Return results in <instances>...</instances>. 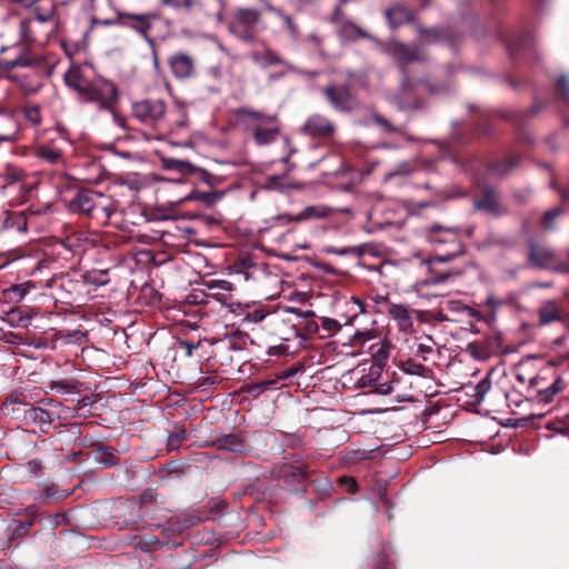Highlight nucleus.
<instances>
[{"mask_svg": "<svg viewBox=\"0 0 569 569\" xmlns=\"http://www.w3.org/2000/svg\"><path fill=\"white\" fill-rule=\"evenodd\" d=\"M64 82L79 94L81 101L93 103L99 110L110 111L113 121L122 129H127L126 119L114 111L118 91L111 81L103 79L90 81L79 67L73 66L66 72Z\"/></svg>", "mask_w": 569, "mask_h": 569, "instance_id": "obj_1", "label": "nucleus"}, {"mask_svg": "<svg viewBox=\"0 0 569 569\" xmlns=\"http://www.w3.org/2000/svg\"><path fill=\"white\" fill-rule=\"evenodd\" d=\"M427 238L433 246L435 254L430 260H421V263L426 264L430 272V278L426 280V283H442L449 278L460 274L459 270L436 271L432 267L435 262H448L462 253L463 247L459 241L457 231L453 229H443L440 226H432L428 230Z\"/></svg>", "mask_w": 569, "mask_h": 569, "instance_id": "obj_2", "label": "nucleus"}, {"mask_svg": "<svg viewBox=\"0 0 569 569\" xmlns=\"http://www.w3.org/2000/svg\"><path fill=\"white\" fill-rule=\"evenodd\" d=\"M116 201L109 194L92 189H80L70 201V209L106 224L116 211Z\"/></svg>", "mask_w": 569, "mask_h": 569, "instance_id": "obj_3", "label": "nucleus"}, {"mask_svg": "<svg viewBox=\"0 0 569 569\" xmlns=\"http://www.w3.org/2000/svg\"><path fill=\"white\" fill-rule=\"evenodd\" d=\"M236 114L244 122L258 146L272 143L280 133L277 117L273 114H266L249 108H240Z\"/></svg>", "mask_w": 569, "mask_h": 569, "instance_id": "obj_4", "label": "nucleus"}, {"mask_svg": "<svg viewBox=\"0 0 569 569\" xmlns=\"http://www.w3.org/2000/svg\"><path fill=\"white\" fill-rule=\"evenodd\" d=\"M264 30L261 12L252 8H236L229 21V31L243 42H253Z\"/></svg>", "mask_w": 569, "mask_h": 569, "instance_id": "obj_5", "label": "nucleus"}, {"mask_svg": "<svg viewBox=\"0 0 569 569\" xmlns=\"http://www.w3.org/2000/svg\"><path fill=\"white\" fill-rule=\"evenodd\" d=\"M133 116L144 124L158 127L162 123L166 104L162 100L146 99L132 104Z\"/></svg>", "mask_w": 569, "mask_h": 569, "instance_id": "obj_6", "label": "nucleus"}, {"mask_svg": "<svg viewBox=\"0 0 569 569\" xmlns=\"http://www.w3.org/2000/svg\"><path fill=\"white\" fill-rule=\"evenodd\" d=\"M10 3L21 7L22 9L32 10L34 19L40 23L54 21L58 27L59 21L56 19L57 6L52 0H9Z\"/></svg>", "mask_w": 569, "mask_h": 569, "instance_id": "obj_7", "label": "nucleus"}, {"mask_svg": "<svg viewBox=\"0 0 569 569\" xmlns=\"http://www.w3.org/2000/svg\"><path fill=\"white\" fill-rule=\"evenodd\" d=\"M302 132L313 139H329L336 132V126L327 117L315 113L307 118Z\"/></svg>", "mask_w": 569, "mask_h": 569, "instance_id": "obj_8", "label": "nucleus"}, {"mask_svg": "<svg viewBox=\"0 0 569 569\" xmlns=\"http://www.w3.org/2000/svg\"><path fill=\"white\" fill-rule=\"evenodd\" d=\"M528 261L536 268L551 271H553V267L559 263L552 249L532 240L528 243Z\"/></svg>", "mask_w": 569, "mask_h": 569, "instance_id": "obj_9", "label": "nucleus"}, {"mask_svg": "<svg viewBox=\"0 0 569 569\" xmlns=\"http://www.w3.org/2000/svg\"><path fill=\"white\" fill-rule=\"evenodd\" d=\"M322 92L331 104L339 112H350L352 109V94L347 84H330L322 89Z\"/></svg>", "mask_w": 569, "mask_h": 569, "instance_id": "obj_10", "label": "nucleus"}, {"mask_svg": "<svg viewBox=\"0 0 569 569\" xmlns=\"http://www.w3.org/2000/svg\"><path fill=\"white\" fill-rule=\"evenodd\" d=\"M19 130V120L14 109L7 104L0 103V141H17Z\"/></svg>", "mask_w": 569, "mask_h": 569, "instance_id": "obj_11", "label": "nucleus"}, {"mask_svg": "<svg viewBox=\"0 0 569 569\" xmlns=\"http://www.w3.org/2000/svg\"><path fill=\"white\" fill-rule=\"evenodd\" d=\"M329 212L330 210L323 206H309L298 214L281 213L276 216L273 218V226H287L289 223H299L311 219L325 218Z\"/></svg>", "mask_w": 569, "mask_h": 569, "instance_id": "obj_12", "label": "nucleus"}, {"mask_svg": "<svg viewBox=\"0 0 569 569\" xmlns=\"http://www.w3.org/2000/svg\"><path fill=\"white\" fill-rule=\"evenodd\" d=\"M158 18L159 16L154 12H148L142 14L126 12L120 14L121 20H129V22H123V24L136 30L150 44H153V40L149 37L148 33L152 28V20H156Z\"/></svg>", "mask_w": 569, "mask_h": 569, "instance_id": "obj_13", "label": "nucleus"}, {"mask_svg": "<svg viewBox=\"0 0 569 569\" xmlns=\"http://www.w3.org/2000/svg\"><path fill=\"white\" fill-rule=\"evenodd\" d=\"M387 52L402 66L425 59V53L419 47H410L399 41H391Z\"/></svg>", "mask_w": 569, "mask_h": 569, "instance_id": "obj_14", "label": "nucleus"}, {"mask_svg": "<svg viewBox=\"0 0 569 569\" xmlns=\"http://www.w3.org/2000/svg\"><path fill=\"white\" fill-rule=\"evenodd\" d=\"M168 64L177 79H189L196 72V64L192 57L183 52H176L169 57Z\"/></svg>", "mask_w": 569, "mask_h": 569, "instance_id": "obj_15", "label": "nucleus"}, {"mask_svg": "<svg viewBox=\"0 0 569 569\" xmlns=\"http://www.w3.org/2000/svg\"><path fill=\"white\" fill-rule=\"evenodd\" d=\"M565 319L566 311L557 300L545 301L538 309V322L540 326L563 321Z\"/></svg>", "mask_w": 569, "mask_h": 569, "instance_id": "obj_16", "label": "nucleus"}, {"mask_svg": "<svg viewBox=\"0 0 569 569\" xmlns=\"http://www.w3.org/2000/svg\"><path fill=\"white\" fill-rule=\"evenodd\" d=\"M475 207L493 214H499L502 211L499 196L493 189H485L481 197L475 201Z\"/></svg>", "mask_w": 569, "mask_h": 569, "instance_id": "obj_17", "label": "nucleus"}, {"mask_svg": "<svg viewBox=\"0 0 569 569\" xmlns=\"http://www.w3.org/2000/svg\"><path fill=\"white\" fill-rule=\"evenodd\" d=\"M565 387L563 379L560 376H556L547 387H540L538 395H535V400L538 403L548 405Z\"/></svg>", "mask_w": 569, "mask_h": 569, "instance_id": "obj_18", "label": "nucleus"}, {"mask_svg": "<svg viewBox=\"0 0 569 569\" xmlns=\"http://www.w3.org/2000/svg\"><path fill=\"white\" fill-rule=\"evenodd\" d=\"M388 313L395 321H397L398 327L401 331L408 332L412 329L413 321L406 306L391 305L389 307Z\"/></svg>", "mask_w": 569, "mask_h": 569, "instance_id": "obj_19", "label": "nucleus"}, {"mask_svg": "<svg viewBox=\"0 0 569 569\" xmlns=\"http://www.w3.org/2000/svg\"><path fill=\"white\" fill-rule=\"evenodd\" d=\"M36 157L39 160L52 166L62 164L64 161L62 151L49 144L38 147L36 150Z\"/></svg>", "mask_w": 569, "mask_h": 569, "instance_id": "obj_20", "label": "nucleus"}, {"mask_svg": "<svg viewBox=\"0 0 569 569\" xmlns=\"http://www.w3.org/2000/svg\"><path fill=\"white\" fill-rule=\"evenodd\" d=\"M159 3L162 7L182 13H191L202 9L201 0H159Z\"/></svg>", "mask_w": 569, "mask_h": 569, "instance_id": "obj_21", "label": "nucleus"}, {"mask_svg": "<svg viewBox=\"0 0 569 569\" xmlns=\"http://www.w3.org/2000/svg\"><path fill=\"white\" fill-rule=\"evenodd\" d=\"M395 102L401 110L416 109L418 107L415 90L407 79L403 80L401 93L395 98Z\"/></svg>", "mask_w": 569, "mask_h": 569, "instance_id": "obj_22", "label": "nucleus"}, {"mask_svg": "<svg viewBox=\"0 0 569 569\" xmlns=\"http://www.w3.org/2000/svg\"><path fill=\"white\" fill-rule=\"evenodd\" d=\"M386 17L392 28L412 20V11L405 6L397 4L386 11Z\"/></svg>", "mask_w": 569, "mask_h": 569, "instance_id": "obj_23", "label": "nucleus"}, {"mask_svg": "<svg viewBox=\"0 0 569 569\" xmlns=\"http://www.w3.org/2000/svg\"><path fill=\"white\" fill-rule=\"evenodd\" d=\"M252 61L262 67L268 68L276 64H284V60L274 51L266 49L263 51H253L251 53Z\"/></svg>", "mask_w": 569, "mask_h": 569, "instance_id": "obj_24", "label": "nucleus"}, {"mask_svg": "<svg viewBox=\"0 0 569 569\" xmlns=\"http://www.w3.org/2000/svg\"><path fill=\"white\" fill-rule=\"evenodd\" d=\"M207 289L214 291L213 296L220 302H224L228 299V293L233 290V283L223 279H211L204 281Z\"/></svg>", "mask_w": 569, "mask_h": 569, "instance_id": "obj_25", "label": "nucleus"}, {"mask_svg": "<svg viewBox=\"0 0 569 569\" xmlns=\"http://www.w3.org/2000/svg\"><path fill=\"white\" fill-rule=\"evenodd\" d=\"M7 184H14L21 182L27 177L24 170L16 164L7 163L0 171Z\"/></svg>", "mask_w": 569, "mask_h": 569, "instance_id": "obj_26", "label": "nucleus"}, {"mask_svg": "<svg viewBox=\"0 0 569 569\" xmlns=\"http://www.w3.org/2000/svg\"><path fill=\"white\" fill-rule=\"evenodd\" d=\"M163 166L168 170H173L183 174H190L197 171V167L191 162L174 158L163 159Z\"/></svg>", "mask_w": 569, "mask_h": 569, "instance_id": "obj_27", "label": "nucleus"}, {"mask_svg": "<svg viewBox=\"0 0 569 569\" xmlns=\"http://www.w3.org/2000/svg\"><path fill=\"white\" fill-rule=\"evenodd\" d=\"M219 448L232 451L241 452L244 449L242 440L236 435H228L218 440Z\"/></svg>", "mask_w": 569, "mask_h": 569, "instance_id": "obj_28", "label": "nucleus"}, {"mask_svg": "<svg viewBox=\"0 0 569 569\" xmlns=\"http://www.w3.org/2000/svg\"><path fill=\"white\" fill-rule=\"evenodd\" d=\"M323 251L329 254L353 256V257L359 258L365 253V247L363 246H352V247H343V248L326 247L323 249Z\"/></svg>", "mask_w": 569, "mask_h": 569, "instance_id": "obj_29", "label": "nucleus"}, {"mask_svg": "<svg viewBox=\"0 0 569 569\" xmlns=\"http://www.w3.org/2000/svg\"><path fill=\"white\" fill-rule=\"evenodd\" d=\"M31 22H32L31 19H23L19 23L20 41L26 44H32L36 42V37L31 29Z\"/></svg>", "mask_w": 569, "mask_h": 569, "instance_id": "obj_30", "label": "nucleus"}, {"mask_svg": "<svg viewBox=\"0 0 569 569\" xmlns=\"http://www.w3.org/2000/svg\"><path fill=\"white\" fill-rule=\"evenodd\" d=\"M222 196V192L217 191H194L190 198L200 201L207 206H211L216 203L218 200H220Z\"/></svg>", "mask_w": 569, "mask_h": 569, "instance_id": "obj_31", "label": "nucleus"}, {"mask_svg": "<svg viewBox=\"0 0 569 569\" xmlns=\"http://www.w3.org/2000/svg\"><path fill=\"white\" fill-rule=\"evenodd\" d=\"M402 369L406 373L419 377H428L430 372V369L413 360H407L402 362Z\"/></svg>", "mask_w": 569, "mask_h": 569, "instance_id": "obj_32", "label": "nucleus"}, {"mask_svg": "<svg viewBox=\"0 0 569 569\" xmlns=\"http://www.w3.org/2000/svg\"><path fill=\"white\" fill-rule=\"evenodd\" d=\"M26 511L30 519L27 521L19 522V525L14 529V533L18 536H27L30 527L33 523V520L38 517L37 509L34 506L28 507Z\"/></svg>", "mask_w": 569, "mask_h": 569, "instance_id": "obj_33", "label": "nucleus"}, {"mask_svg": "<svg viewBox=\"0 0 569 569\" xmlns=\"http://www.w3.org/2000/svg\"><path fill=\"white\" fill-rule=\"evenodd\" d=\"M517 158L508 157L501 163H496L491 167V173L495 176L507 174L512 168L517 166Z\"/></svg>", "mask_w": 569, "mask_h": 569, "instance_id": "obj_34", "label": "nucleus"}, {"mask_svg": "<svg viewBox=\"0 0 569 569\" xmlns=\"http://www.w3.org/2000/svg\"><path fill=\"white\" fill-rule=\"evenodd\" d=\"M340 34L346 38H369V34L362 31L359 27L351 22H347L341 26L339 30Z\"/></svg>", "mask_w": 569, "mask_h": 569, "instance_id": "obj_35", "label": "nucleus"}, {"mask_svg": "<svg viewBox=\"0 0 569 569\" xmlns=\"http://www.w3.org/2000/svg\"><path fill=\"white\" fill-rule=\"evenodd\" d=\"M268 9L276 12L277 14H279L282 18V20L286 24V28L288 29L291 38L293 40H298L299 39V30H298V27L293 23L292 19L289 16L283 14L279 9H277L272 6H268Z\"/></svg>", "mask_w": 569, "mask_h": 569, "instance_id": "obj_36", "label": "nucleus"}, {"mask_svg": "<svg viewBox=\"0 0 569 569\" xmlns=\"http://www.w3.org/2000/svg\"><path fill=\"white\" fill-rule=\"evenodd\" d=\"M563 213V209L561 207H556L545 212L542 217V227L546 230L553 229L555 220Z\"/></svg>", "mask_w": 569, "mask_h": 569, "instance_id": "obj_37", "label": "nucleus"}, {"mask_svg": "<svg viewBox=\"0 0 569 569\" xmlns=\"http://www.w3.org/2000/svg\"><path fill=\"white\" fill-rule=\"evenodd\" d=\"M158 545L159 541L154 536H143L136 542V548H139L144 552H150L154 550Z\"/></svg>", "mask_w": 569, "mask_h": 569, "instance_id": "obj_38", "label": "nucleus"}, {"mask_svg": "<svg viewBox=\"0 0 569 569\" xmlns=\"http://www.w3.org/2000/svg\"><path fill=\"white\" fill-rule=\"evenodd\" d=\"M16 66L18 68L31 67L37 63V58L32 54L29 49H26L17 58H14Z\"/></svg>", "mask_w": 569, "mask_h": 569, "instance_id": "obj_39", "label": "nucleus"}, {"mask_svg": "<svg viewBox=\"0 0 569 569\" xmlns=\"http://www.w3.org/2000/svg\"><path fill=\"white\" fill-rule=\"evenodd\" d=\"M557 90L569 108V79L567 77H559L557 81ZM566 121L569 124V119Z\"/></svg>", "mask_w": 569, "mask_h": 569, "instance_id": "obj_40", "label": "nucleus"}, {"mask_svg": "<svg viewBox=\"0 0 569 569\" xmlns=\"http://www.w3.org/2000/svg\"><path fill=\"white\" fill-rule=\"evenodd\" d=\"M426 340H427V342H419L417 345V350H416V355L425 361L433 352L432 339L430 337H427Z\"/></svg>", "mask_w": 569, "mask_h": 569, "instance_id": "obj_41", "label": "nucleus"}, {"mask_svg": "<svg viewBox=\"0 0 569 569\" xmlns=\"http://www.w3.org/2000/svg\"><path fill=\"white\" fill-rule=\"evenodd\" d=\"M372 120L375 123L380 126L385 132H388V133H400L401 132V128L392 126L389 122V120H387L382 116H379L376 113L372 116Z\"/></svg>", "mask_w": 569, "mask_h": 569, "instance_id": "obj_42", "label": "nucleus"}, {"mask_svg": "<svg viewBox=\"0 0 569 569\" xmlns=\"http://www.w3.org/2000/svg\"><path fill=\"white\" fill-rule=\"evenodd\" d=\"M267 315L268 312L264 309L258 308L252 311H249L243 317L242 321L246 323H259L267 317Z\"/></svg>", "mask_w": 569, "mask_h": 569, "instance_id": "obj_43", "label": "nucleus"}, {"mask_svg": "<svg viewBox=\"0 0 569 569\" xmlns=\"http://www.w3.org/2000/svg\"><path fill=\"white\" fill-rule=\"evenodd\" d=\"M26 119L32 124L41 122L40 108L38 106H27L23 110Z\"/></svg>", "mask_w": 569, "mask_h": 569, "instance_id": "obj_44", "label": "nucleus"}, {"mask_svg": "<svg viewBox=\"0 0 569 569\" xmlns=\"http://www.w3.org/2000/svg\"><path fill=\"white\" fill-rule=\"evenodd\" d=\"M528 381H529L528 390L533 391L536 395H538L540 387H547L549 385L547 379L540 375L530 377L528 379Z\"/></svg>", "mask_w": 569, "mask_h": 569, "instance_id": "obj_45", "label": "nucleus"}, {"mask_svg": "<svg viewBox=\"0 0 569 569\" xmlns=\"http://www.w3.org/2000/svg\"><path fill=\"white\" fill-rule=\"evenodd\" d=\"M475 390H476L475 396L477 397V400L481 401L483 399V397L486 396V393L490 390V382H489V380L488 379H482L481 381H479L476 385Z\"/></svg>", "mask_w": 569, "mask_h": 569, "instance_id": "obj_46", "label": "nucleus"}, {"mask_svg": "<svg viewBox=\"0 0 569 569\" xmlns=\"http://www.w3.org/2000/svg\"><path fill=\"white\" fill-rule=\"evenodd\" d=\"M106 276V272H90L84 276L86 282L94 284V286H102L107 283L106 279H102Z\"/></svg>", "mask_w": 569, "mask_h": 569, "instance_id": "obj_47", "label": "nucleus"}, {"mask_svg": "<svg viewBox=\"0 0 569 569\" xmlns=\"http://www.w3.org/2000/svg\"><path fill=\"white\" fill-rule=\"evenodd\" d=\"M322 328L329 333H335L340 330V325L337 320L325 318L322 321Z\"/></svg>", "mask_w": 569, "mask_h": 569, "instance_id": "obj_48", "label": "nucleus"}, {"mask_svg": "<svg viewBox=\"0 0 569 569\" xmlns=\"http://www.w3.org/2000/svg\"><path fill=\"white\" fill-rule=\"evenodd\" d=\"M100 461L104 466H112V465L116 463V456L108 448L102 449L101 452H100Z\"/></svg>", "mask_w": 569, "mask_h": 569, "instance_id": "obj_49", "label": "nucleus"}, {"mask_svg": "<svg viewBox=\"0 0 569 569\" xmlns=\"http://www.w3.org/2000/svg\"><path fill=\"white\" fill-rule=\"evenodd\" d=\"M289 475L300 481L309 477V471L306 467H296L290 470Z\"/></svg>", "mask_w": 569, "mask_h": 569, "instance_id": "obj_50", "label": "nucleus"}, {"mask_svg": "<svg viewBox=\"0 0 569 569\" xmlns=\"http://www.w3.org/2000/svg\"><path fill=\"white\" fill-rule=\"evenodd\" d=\"M26 469L33 475H39L42 469V463L38 459H32L26 463Z\"/></svg>", "mask_w": 569, "mask_h": 569, "instance_id": "obj_51", "label": "nucleus"}, {"mask_svg": "<svg viewBox=\"0 0 569 569\" xmlns=\"http://www.w3.org/2000/svg\"><path fill=\"white\" fill-rule=\"evenodd\" d=\"M553 271L555 272H559V273H569V248H568V251H567L566 260L559 261V263H557L553 267Z\"/></svg>", "mask_w": 569, "mask_h": 569, "instance_id": "obj_52", "label": "nucleus"}, {"mask_svg": "<svg viewBox=\"0 0 569 569\" xmlns=\"http://www.w3.org/2000/svg\"><path fill=\"white\" fill-rule=\"evenodd\" d=\"M31 411H32L33 419H38L40 421H49L50 420L49 412L41 408H31Z\"/></svg>", "mask_w": 569, "mask_h": 569, "instance_id": "obj_53", "label": "nucleus"}, {"mask_svg": "<svg viewBox=\"0 0 569 569\" xmlns=\"http://www.w3.org/2000/svg\"><path fill=\"white\" fill-rule=\"evenodd\" d=\"M13 403H24V396L22 393H11L4 402V407L8 409Z\"/></svg>", "mask_w": 569, "mask_h": 569, "instance_id": "obj_54", "label": "nucleus"}, {"mask_svg": "<svg viewBox=\"0 0 569 569\" xmlns=\"http://www.w3.org/2000/svg\"><path fill=\"white\" fill-rule=\"evenodd\" d=\"M486 306H488L492 310H496L498 307L501 306V300L498 299L495 295H489L486 299Z\"/></svg>", "mask_w": 569, "mask_h": 569, "instance_id": "obj_55", "label": "nucleus"}, {"mask_svg": "<svg viewBox=\"0 0 569 569\" xmlns=\"http://www.w3.org/2000/svg\"><path fill=\"white\" fill-rule=\"evenodd\" d=\"M179 346L184 349L187 356H191L192 351L197 348V345L186 340H180Z\"/></svg>", "mask_w": 569, "mask_h": 569, "instance_id": "obj_56", "label": "nucleus"}, {"mask_svg": "<svg viewBox=\"0 0 569 569\" xmlns=\"http://www.w3.org/2000/svg\"><path fill=\"white\" fill-rule=\"evenodd\" d=\"M340 482L346 485V488L349 492H355L357 489V483L352 478H341Z\"/></svg>", "mask_w": 569, "mask_h": 569, "instance_id": "obj_57", "label": "nucleus"}, {"mask_svg": "<svg viewBox=\"0 0 569 569\" xmlns=\"http://www.w3.org/2000/svg\"><path fill=\"white\" fill-rule=\"evenodd\" d=\"M1 67H2V69H3V70H6V71H11V70H13V69L18 68V67L16 66V61H14V59H11V60H3V61L1 62Z\"/></svg>", "mask_w": 569, "mask_h": 569, "instance_id": "obj_58", "label": "nucleus"}, {"mask_svg": "<svg viewBox=\"0 0 569 569\" xmlns=\"http://www.w3.org/2000/svg\"><path fill=\"white\" fill-rule=\"evenodd\" d=\"M468 348H469V350H470V353H471L475 358H477V359H482V358H485V356H483V355H481V353L478 351V349H477V347H476L475 345H469V347H468Z\"/></svg>", "mask_w": 569, "mask_h": 569, "instance_id": "obj_59", "label": "nucleus"}, {"mask_svg": "<svg viewBox=\"0 0 569 569\" xmlns=\"http://www.w3.org/2000/svg\"><path fill=\"white\" fill-rule=\"evenodd\" d=\"M392 390L391 386L389 385H380L378 388H377V391L381 395H388L390 393Z\"/></svg>", "mask_w": 569, "mask_h": 569, "instance_id": "obj_60", "label": "nucleus"}, {"mask_svg": "<svg viewBox=\"0 0 569 569\" xmlns=\"http://www.w3.org/2000/svg\"><path fill=\"white\" fill-rule=\"evenodd\" d=\"M561 197L563 201H569V186L561 191Z\"/></svg>", "mask_w": 569, "mask_h": 569, "instance_id": "obj_61", "label": "nucleus"}, {"mask_svg": "<svg viewBox=\"0 0 569 569\" xmlns=\"http://www.w3.org/2000/svg\"><path fill=\"white\" fill-rule=\"evenodd\" d=\"M516 378H517V380H518L519 382H521V383H525V382H526V380H527V379H526V377H525V375H523L522 372H520V371H517V372H516Z\"/></svg>", "mask_w": 569, "mask_h": 569, "instance_id": "obj_62", "label": "nucleus"}, {"mask_svg": "<svg viewBox=\"0 0 569 569\" xmlns=\"http://www.w3.org/2000/svg\"><path fill=\"white\" fill-rule=\"evenodd\" d=\"M363 336L366 337V340H367V339H371V338H372L371 332H366V333H363Z\"/></svg>", "mask_w": 569, "mask_h": 569, "instance_id": "obj_63", "label": "nucleus"}, {"mask_svg": "<svg viewBox=\"0 0 569 569\" xmlns=\"http://www.w3.org/2000/svg\"><path fill=\"white\" fill-rule=\"evenodd\" d=\"M427 206H429V203H428V202H422V203H420V204H419V207H421V208H425V207H427Z\"/></svg>", "mask_w": 569, "mask_h": 569, "instance_id": "obj_64", "label": "nucleus"}]
</instances>
